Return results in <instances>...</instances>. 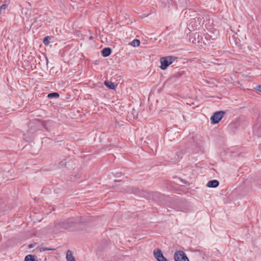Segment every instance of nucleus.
<instances>
[{
  "mask_svg": "<svg viewBox=\"0 0 261 261\" xmlns=\"http://www.w3.org/2000/svg\"><path fill=\"white\" fill-rule=\"evenodd\" d=\"M60 164H61V166H64V165H65V162H64V161H62L60 163Z\"/></svg>",
  "mask_w": 261,
  "mask_h": 261,
  "instance_id": "17",
  "label": "nucleus"
},
{
  "mask_svg": "<svg viewBox=\"0 0 261 261\" xmlns=\"http://www.w3.org/2000/svg\"><path fill=\"white\" fill-rule=\"evenodd\" d=\"M7 7L8 6L6 4H3L0 6V15L2 14V10H5Z\"/></svg>",
  "mask_w": 261,
  "mask_h": 261,
  "instance_id": "15",
  "label": "nucleus"
},
{
  "mask_svg": "<svg viewBox=\"0 0 261 261\" xmlns=\"http://www.w3.org/2000/svg\"><path fill=\"white\" fill-rule=\"evenodd\" d=\"M219 185V182L218 180L216 179H213L209 181L207 184L206 186L208 188H217Z\"/></svg>",
  "mask_w": 261,
  "mask_h": 261,
  "instance_id": "6",
  "label": "nucleus"
},
{
  "mask_svg": "<svg viewBox=\"0 0 261 261\" xmlns=\"http://www.w3.org/2000/svg\"><path fill=\"white\" fill-rule=\"evenodd\" d=\"M177 59V57L171 56L161 57L160 59V68L162 70H165L170 64H171Z\"/></svg>",
  "mask_w": 261,
  "mask_h": 261,
  "instance_id": "1",
  "label": "nucleus"
},
{
  "mask_svg": "<svg viewBox=\"0 0 261 261\" xmlns=\"http://www.w3.org/2000/svg\"><path fill=\"white\" fill-rule=\"evenodd\" d=\"M224 114L225 112L222 111H217L214 113L210 118L211 123L215 124L219 122L223 117Z\"/></svg>",
  "mask_w": 261,
  "mask_h": 261,
  "instance_id": "2",
  "label": "nucleus"
},
{
  "mask_svg": "<svg viewBox=\"0 0 261 261\" xmlns=\"http://www.w3.org/2000/svg\"><path fill=\"white\" fill-rule=\"evenodd\" d=\"M73 223L71 219L63 220L58 223V228L67 229L70 227Z\"/></svg>",
  "mask_w": 261,
  "mask_h": 261,
  "instance_id": "4",
  "label": "nucleus"
},
{
  "mask_svg": "<svg viewBox=\"0 0 261 261\" xmlns=\"http://www.w3.org/2000/svg\"><path fill=\"white\" fill-rule=\"evenodd\" d=\"M255 89L261 92V85L257 86L255 88Z\"/></svg>",
  "mask_w": 261,
  "mask_h": 261,
  "instance_id": "16",
  "label": "nucleus"
},
{
  "mask_svg": "<svg viewBox=\"0 0 261 261\" xmlns=\"http://www.w3.org/2000/svg\"><path fill=\"white\" fill-rule=\"evenodd\" d=\"M46 61L47 62H48V59H47V58L46 57Z\"/></svg>",
  "mask_w": 261,
  "mask_h": 261,
  "instance_id": "18",
  "label": "nucleus"
},
{
  "mask_svg": "<svg viewBox=\"0 0 261 261\" xmlns=\"http://www.w3.org/2000/svg\"><path fill=\"white\" fill-rule=\"evenodd\" d=\"M24 261H38L34 255L29 254L25 257Z\"/></svg>",
  "mask_w": 261,
  "mask_h": 261,
  "instance_id": "10",
  "label": "nucleus"
},
{
  "mask_svg": "<svg viewBox=\"0 0 261 261\" xmlns=\"http://www.w3.org/2000/svg\"><path fill=\"white\" fill-rule=\"evenodd\" d=\"M130 44L133 47H138L140 44V41L139 39H134L130 43Z\"/></svg>",
  "mask_w": 261,
  "mask_h": 261,
  "instance_id": "11",
  "label": "nucleus"
},
{
  "mask_svg": "<svg viewBox=\"0 0 261 261\" xmlns=\"http://www.w3.org/2000/svg\"><path fill=\"white\" fill-rule=\"evenodd\" d=\"M174 259L175 261H189L186 253L181 250L177 251L174 253Z\"/></svg>",
  "mask_w": 261,
  "mask_h": 261,
  "instance_id": "3",
  "label": "nucleus"
},
{
  "mask_svg": "<svg viewBox=\"0 0 261 261\" xmlns=\"http://www.w3.org/2000/svg\"><path fill=\"white\" fill-rule=\"evenodd\" d=\"M66 257L67 261H76L72 255V251L70 250H67Z\"/></svg>",
  "mask_w": 261,
  "mask_h": 261,
  "instance_id": "8",
  "label": "nucleus"
},
{
  "mask_svg": "<svg viewBox=\"0 0 261 261\" xmlns=\"http://www.w3.org/2000/svg\"><path fill=\"white\" fill-rule=\"evenodd\" d=\"M105 85L110 89L114 90L115 88L114 84L111 82L106 81L104 82Z\"/></svg>",
  "mask_w": 261,
  "mask_h": 261,
  "instance_id": "9",
  "label": "nucleus"
},
{
  "mask_svg": "<svg viewBox=\"0 0 261 261\" xmlns=\"http://www.w3.org/2000/svg\"><path fill=\"white\" fill-rule=\"evenodd\" d=\"M111 53L112 49L110 47H105L101 50V54L104 57H107L109 56Z\"/></svg>",
  "mask_w": 261,
  "mask_h": 261,
  "instance_id": "7",
  "label": "nucleus"
},
{
  "mask_svg": "<svg viewBox=\"0 0 261 261\" xmlns=\"http://www.w3.org/2000/svg\"><path fill=\"white\" fill-rule=\"evenodd\" d=\"M59 97V94L57 92L50 93L47 95V97L49 98H58Z\"/></svg>",
  "mask_w": 261,
  "mask_h": 261,
  "instance_id": "12",
  "label": "nucleus"
},
{
  "mask_svg": "<svg viewBox=\"0 0 261 261\" xmlns=\"http://www.w3.org/2000/svg\"><path fill=\"white\" fill-rule=\"evenodd\" d=\"M153 255L158 261H168L163 255L161 250L160 249H157L153 251Z\"/></svg>",
  "mask_w": 261,
  "mask_h": 261,
  "instance_id": "5",
  "label": "nucleus"
},
{
  "mask_svg": "<svg viewBox=\"0 0 261 261\" xmlns=\"http://www.w3.org/2000/svg\"><path fill=\"white\" fill-rule=\"evenodd\" d=\"M51 39V37L50 36H46L43 39V43L45 45H48Z\"/></svg>",
  "mask_w": 261,
  "mask_h": 261,
  "instance_id": "13",
  "label": "nucleus"
},
{
  "mask_svg": "<svg viewBox=\"0 0 261 261\" xmlns=\"http://www.w3.org/2000/svg\"><path fill=\"white\" fill-rule=\"evenodd\" d=\"M55 250V249H51V248H45V247H41L39 248V251L40 252L48 251V250Z\"/></svg>",
  "mask_w": 261,
  "mask_h": 261,
  "instance_id": "14",
  "label": "nucleus"
}]
</instances>
